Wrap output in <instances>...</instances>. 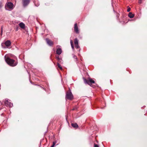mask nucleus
Instances as JSON below:
<instances>
[{
    "label": "nucleus",
    "instance_id": "12",
    "mask_svg": "<svg viewBox=\"0 0 147 147\" xmlns=\"http://www.w3.org/2000/svg\"><path fill=\"white\" fill-rule=\"evenodd\" d=\"M19 26L22 28H24L25 26V24L22 22H21L19 24Z\"/></svg>",
    "mask_w": 147,
    "mask_h": 147
},
{
    "label": "nucleus",
    "instance_id": "6",
    "mask_svg": "<svg viewBox=\"0 0 147 147\" xmlns=\"http://www.w3.org/2000/svg\"><path fill=\"white\" fill-rule=\"evenodd\" d=\"M58 47L56 51V53L57 54L60 55L62 53V50L60 48V46H58Z\"/></svg>",
    "mask_w": 147,
    "mask_h": 147
},
{
    "label": "nucleus",
    "instance_id": "2",
    "mask_svg": "<svg viewBox=\"0 0 147 147\" xmlns=\"http://www.w3.org/2000/svg\"><path fill=\"white\" fill-rule=\"evenodd\" d=\"M13 5L11 2H7L5 5V8L6 10L11 11L13 8Z\"/></svg>",
    "mask_w": 147,
    "mask_h": 147
},
{
    "label": "nucleus",
    "instance_id": "4",
    "mask_svg": "<svg viewBox=\"0 0 147 147\" xmlns=\"http://www.w3.org/2000/svg\"><path fill=\"white\" fill-rule=\"evenodd\" d=\"M73 98V96L71 91L67 92L66 93L65 99L66 100H71Z\"/></svg>",
    "mask_w": 147,
    "mask_h": 147
},
{
    "label": "nucleus",
    "instance_id": "21",
    "mask_svg": "<svg viewBox=\"0 0 147 147\" xmlns=\"http://www.w3.org/2000/svg\"><path fill=\"white\" fill-rule=\"evenodd\" d=\"M94 147H99L98 146V145L94 144Z\"/></svg>",
    "mask_w": 147,
    "mask_h": 147
},
{
    "label": "nucleus",
    "instance_id": "16",
    "mask_svg": "<svg viewBox=\"0 0 147 147\" xmlns=\"http://www.w3.org/2000/svg\"><path fill=\"white\" fill-rule=\"evenodd\" d=\"M75 47L77 49H78L79 48V46L78 45V44L75 45Z\"/></svg>",
    "mask_w": 147,
    "mask_h": 147
},
{
    "label": "nucleus",
    "instance_id": "19",
    "mask_svg": "<svg viewBox=\"0 0 147 147\" xmlns=\"http://www.w3.org/2000/svg\"><path fill=\"white\" fill-rule=\"evenodd\" d=\"M55 143L54 142H53L52 145L51 147H54L55 145Z\"/></svg>",
    "mask_w": 147,
    "mask_h": 147
},
{
    "label": "nucleus",
    "instance_id": "5",
    "mask_svg": "<svg viewBox=\"0 0 147 147\" xmlns=\"http://www.w3.org/2000/svg\"><path fill=\"white\" fill-rule=\"evenodd\" d=\"M4 103L6 106H9V107H12L13 106L12 103L9 102V100L7 99H5L4 100Z\"/></svg>",
    "mask_w": 147,
    "mask_h": 147
},
{
    "label": "nucleus",
    "instance_id": "3",
    "mask_svg": "<svg viewBox=\"0 0 147 147\" xmlns=\"http://www.w3.org/2000/svg\"><path fill=\"white\" fill-rule=\"evenodd\" d=\"M83 79L85 84H88L91 86L92 84L95 83V81L91 78H89L88 80L84 78H83Z\"/></svg>",
    "mask_w": 147,
    "mask_h": 147
},
{
    "label": "nucleus",
    "instance_id": "18",
    "mask_svg": "<svg viewBox=\"0 0 147 147\" xmlns=\"http://www.w3.org/2000/svg\"><path fill=\"white\" fill-rule=\"evenodd\" d=\"M3 29L2 27L1 28V35H2V33H3Z\"/></svg>",
    "mask_w": 147,
    "mask_h": 147
},
{
    "label": "nucleus",
    "instance_id": "26",
    "mask_svg": "<svg viewBox=\"0 0 147 147\" xmlns=\"http://www.w3.org/2000/svg\"><path fill=\"white\" fill-rule=\"evenodd\" d=\"M56 58L57 59H58L59 60H60V59L59 58V56L57 57Z\"/></svg>",
    "mask_w": 147,
    "mask_h": 147
},
{
    "label": "nucleus",
    "instance_id": "11",
    "mask_svg": "<svg viewBox=\"0 0 147 147\" xmlns=\"http://www.w3.org/2000/svg\"><path fill=\"white\" fill-rule=\"evenodd\" d=\"M128 16L131 18H133L134 16V14H133L131 12H129Z\"/></svg>",
    "mask_w": 147,
    "mask_h": 147
},
{
    "label": "nucleus",
    "instance_id": "13",
    "mask_svg": "<svg viewBox=\"0 0 147 147\" xmlns=\"http://www.w3.org/2000/svg\"><path fill=\"white\" fill-rule=\"evenodd\" d=\"M71 125L74 128H77L78 127V125L76 123H72Z\"/></svg>",
    "mask_w": 147,
    "mask_h": 147
},
{
    "label": "nucleus",
    "instance_id": "7",
    "mask_svg": "<svg viewBox=\"0 0 147 147\" xmlns=\"http://www.w3.org/2000/svg\"><path fill=\"white\" fill-rule=\"evenodd\" d=\"M74 29L75 31L77 34H78L79 32V30L78 29V28L77 26V23H76L74 24Z\"/></svg>",
    "mask_w": 147,
    "mask_h": 147
},
{
    "label": "nucleus",
    "instance_id": "15",
    "mask_svg": "<svg viewBox=\"0 0 147 147\" xmlns=\"http://www.w3.org/2000/svg\"><path fill=\"white\" fill-rule=\"evenodd\" d=\"M78 44V40L77 38H76L74 39V44Z\"/></svg>",
    "mask_w": 147,
    "mask_h": 147
},
{
    "label": "nucleus",
    "instance_id": "14",
    "mask_svg": "<svg viewBox=\"0 0 147 147\" xmlns=\"http://www.w3.org/2000/svg\"><path fill=\"white\" fill-rule=\"evenodd\" d=\"M56 67L57 69H58V68H59L61 70H62V68L61 65H57Z\"/></svg>",
    "mask_w": 147,
    "mask_h": 147
},
{
    "label": "nucleus",
    "instance_id": "9",
    "mask_svg": "<svg viewBox=\"0 0 147 147\" xmlns=\"http://www.w3.org/2000/svg\"><path fill=\"white\" fill-rule=\"evenodd\" d=\"M46 41L47 42V43L48 45H49L50 46H51L53 44V42L49 40L47 38L46 39Z\"/></svg>",
    "mask_w": 147,
    "mask_h": 147
},
{
    "label": "nucleus",
    "instance_id": "24",
    "mask_svg": "<svg viewBox=\"0 0 147 147\" xmlns=\"http://www.w3.org/2000/svg\"><path fill=\"white\" fill-rule=\"evenodd\" d=\"M71 48H72L73 49H74V45H71Z\"/></svg>",
    "mask_w": 147,
    "mask_h": 147
},
{
    "label": "nucleus",
    "instance_id": "8",
    "mask_svg": "<svg viewBox=\"0 0 147 147\" xmlns=\"http://www.w3.org/2000/svg\"><path fill=\"white\" fill-rule=\"evenodd\" d=\"M30 0H23V5L24 6L27 5L30 2Z\"/></svg>",
    "mask_w": 147,
    "mask_h": 147
},
{
    "label": "nucleus",
    "instance_id": "27",
    "mask_svg": "<svg viewBox=\"0 0 147 147\" xmlns=\"http://www.w3.org/2000/svg\"><path fill=\"white\" fill-rule=\"evenodd\" d=\"M75 109L74 108V109H73V110H75Z\"/></svg>",
    "mask_w": 147,
    "mask_h": 147
},
{
    "label": "nucleus",
    "instance_id": "1",
    "mask_svg": "<svg viewBox=\"0 0 147 147\" xmlns=\"http://www.w3.org/2000/svg\"><path fill=\"white\" fill-rule=\"evenodd\" d=\"M4 58L5 61L8 64H16L17 63L15 60L10 58L8 55H5Z\"/></svg>",
    "mask_w": 147,
    "mask_h": 147
},
{
    "label": "nucleus",
    "instance_id": "23",
    "mask_svg": "<svg viewBox=\"0 0 147 147\" xmlns=\"http://www.w3.org/2000/svg\"><path fill=\"white\" fill-rule=\"evenodd\" d=\"M73 57L75 59H77V57L76 56H74Z\"/></svg>",
    "mask_w": 147,
    "mask_h": 147
},
{
    "label": "nucleus",
    "instance_id": "17",
    "mask_svg": "<svg viewBox=\"0 0 147 147\" xmlns=\"http://www.w3.org/2000/svg\"><path fill=\"white\" fill-rule=\"evenodd\" d=\"M128 7V8L127 9V11L129 12L131 10V9L130 7Z\"/></svg>",
    "mask_w": 147,
    "mask_h": 147
},
{
    "label": "nucleus",
    "instance_id": "20",
    "mask_svg": "<svg viewBox=\"0 0 147 147\" xmlns=\"http://www.w3.org/2000/svg\"><path fill=\"white\" fill-rule=\"evenodd\" d=\"M70 43H71V46L73 45V41L71 40H70Z\"/></svg>",
    "mask_w": 147,
    "mask_h": 147
},
{
    "label": "nucleus",
    "instance_id": "25",
    "mask_svg": "<svg viewBox=\"0 0 147 147\" xmlns=\"http://www.w3.org/2000/svg\"><path fill=\"white\" fill-rule=\"evenodd\" d=\"M10 66H11V67H14L15 66V65H9Z\"/></svg>",
    "mask_w": 147,
    "mask_h": 147
},
{
    "label": "nucleus",
    "instance_id": "10",
    "mask_svg": "<svg viewBox=\"0 0 147 147\" xmlns=\"http://www.w3.org/2000/svg\"><path fill=\"white\" fill-rule=\"evenodd\" d=\"M5 45L7 47H9L11 45V42L9 40L6 41L5 43Z\"/></svg>",
    "mask_w": 147,
    "mask_h": 147
},
{
    "label": "nucleus",
    "instance_id": "22",
    "mask_svg": "<svg viewBox=\"0 0 147 147\" xmlns=\"http://www.w3.org/2000/svg\"><path fill=\"white\" fill-rule=\"evenodd\" d=\"M142 0H139V3H142Z\"/></svg>",
    "mask_w": 147,
    "mask_h": 147
}]
</instances>
